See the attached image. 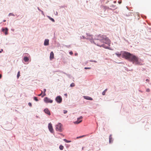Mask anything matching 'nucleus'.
<instances>
[{
    "label": "nucleus",
    "instance_id": "obj_1",
    "mask_svg": "<svg viewBox=\"0 0 151 151\" xmlns=\"http://www.w3.org/2000/svg\"><path fill=\"white\" fill-rule=\"evenodd\" d=\"M123 57L129 60L133 64L136 65H141V60L136 56L129 52H124L122 54Z\"/></svg>",
    "mask_w": 151,
    "mask_h": 151
},
{
    "label": "nucleus",
    "instance_id": "obj_2",
    "mask_svg": "<svg viewBox=\"0 0 151 151\" xmlns=\"http://www.w3.org/2000/svg\"><path fill=\"white\" fill-rule=\"evenodd\" d=\"M93 42L97 45L100 47H103L106 48V47L104 46V45L103 43L109 45L111 43L110 40L106 36L102 35L100 36L99 39H94Z\"/></svg>",
    "mask_w": 151,
    "mask_h": 151
},
{
    "label": "nucleus",
    "instance_id": "obj_3",
    "mask_svg": "<svg viewBox=\"0 0 151 151\" xmlns=\"http://www.w3.org/2000/svg\"><path fill=\"white\" fill-rule=\"evenodd\" d=\"M62 125L60 123H58L55 126L56 130L57 131L61 132L63 131Z\"/></svg>",
    "mask_w": 151,
    "mask_h": 151
},
{
    "label": "nucleus",
    "instance_id": "obj_4",
    "mask_svg": "<svg viewBox=\"0 0 151 151\" xmlns=\"http://www.w3.org/2000/svg\"><path fill=\"white\" fill-rule=\"evenodd\" d=\"M48 128L50 132L52 133H53V129L52 128V124L51 123H49L48 125Z\"/></svg>",
    "mask_w": 151,
    "mask_h": 151
},
{
    "label": "nucleus",
    "instance_id": "obj_5",
    "mask_svg": "<svg viewBox=\"0 0 151 151\" xmlns=\"http://www.w3.org/2000/svg\"><path fill=\"white\" fill-rule=\"evenodd\" d=\"M44 101L46 103H52L53 102L52 100H50L47 97H45L44 98Z\"/></svg>",
    "mask_w": 151,
    "mask_h": 151
},
{
    "label": "nucleus",
    "instance_id": "obj_6",
    "mask_svg": "<svg viewBox=\"0 0 151 151\" xmlns=\"http://www.w3.org/2000/svg\"><path fill=\"white\" fill-rule=\"evenodd\" d=\"M55 100L58 103H60L62 101V98L60 96H57L56 99Z\"/></svg>",
    "mask_w": 151,
    "mask_h": 151
},
{
    "label": "nucleus",
    "instance_id": "obj_7",
    "mask_svg": "<svg viewBox=\"0 0 151 151\" xmlns=\"http://www.w3.org/2000/svg\"><path fill=\"white\" fill-rule=\"evenodd\" d=\"M2 32L4 33L6 35L8 34V29L6 28H2Z\"/></svg>",
    "mask_w": 151,
    "mask_h": 151
},
{
    "label": "nucleus",
    "instance_id": "obj_8",
    "mask_svg": "<svg viewBox=\"0 0 151 151\" xmlns=\"http://www.w3.org/2000/svg\"><path fill=\"white\" fill-rule=\"evenodd\" d=\"M83 117L82 116H80L79 118H78L77 121L75 122V123L76 124H78L81 123L82 121V119Z\"/></svg>",
    "mask_w": 151,
    "mask_h": 151
},
{
    "label": "nucleus",
    "instance_id": "obj_9",
    "mask_svg": "<svg viewBox=\"0 0 151 151\" xmlns=\"http://www.w3.org/2000/svg\"><path fill=\"white\" fill-rule=\"evenodd\" d=\"M50 60H52L54 58V54L53 52H51L50 53Z\"/></svg>",
    "mask_w": 151,
    "mask_h": 151
},
{
    "label": "nucleus",
    "instance_id": "obj_10",
    "mask_svg": "<svg viewBox=\"0 0 151 151\" xmlns=\"http://www.w3.org/2000/svg\"><path fill=\"white\" fill-rule=\"evenodd\" d=\"M44 112L45 113L48 114L49 115H50V111L47 109H45L44 110Z\"/></svg>",
    "mask_w": 151,
    "mask_h": 151
},
{
    "label": "nucleus",
    "instance_id": "obj_11",
    "mask_svg": "<svg viewBox=\"0 0 151 151\" xmlns=\"http://www.w3.org/2000/svg\"><path fill=\"white\" fill-rule=\"evenodd\" d=\"M83 98L85 99H87V100H93V99L92 98L89 97V96H84Z\"/></svg>",
    "mask_w": 151,
    "mask_h": 151
},
{
    "label": "nucleus",
    "instance_id": "obj_12",
    "mask_svg": "<svg viewBox=\"0 0 151 151\" xmlns=\"http://www.w3.org/2000/svg\"><path fill=\"white\" fill-rule=\"evenodd\" d=\"M49 40L48 39H45L44 42L45 45H49Z\"/></svg>",
    "mask_w": 151,
    "mask_h": 151
},
{
    "label": "nucleus",
    "instance_id": "obj_13",
    "mask_svg": "<svg viewBox=\"0 0 151 151\" xmlns=\"http://www.w3.org/2000/svg\"><path fill=\"white\" fill-rule=\"evenodd\" d=\"M112 135L110 134L109 136V143H111L112 142Z\"/></svg>",
    "mask_w": 151,
    "mask_h": 151
},
{
    "label": "nucleus",
    "instance_id": "obj_14",
    "mask_svg": "<svg viewBox=\"0 0 151 151\" xmlns=\"http://www.w3.org/2000/svg\"><path fill=\"white\" fill-rule=\"evenodd\" d=\"M23 59H24V61L26 62H27L29 60V59L28 58H27L26 57H24Z\"/></svg>",
    "mask_w": 151,
    "mask_h": 151
},
{
    "label": "nucleus",
    "instance_id": "obj_15",
    "mask_svg": "<svg viewBox=\"0 0 151 151\" xmlns=\"http://www.w3.org/2000/svg\"><path fill=\"white\" fill-rule=\"evenodd\" d=\"M46 91V89H44V91H43L44 93H43V94L42 96V97H43L46 95V93H45Z\"/></svg>",
    "mask_w": 151,
    "mask_h": 151
},
{
    "label": "nucleus",
    "instance_id": "obj_16",
    "mask_svg": "<svg viewBox=\"0 0 151 151\" xmlns=\"http://www.w3.org/2000/svg\"><path fill=\"white\" fill-rule=\"evenodd\" d=\"M59 149H60V150H62L63 149H64V147L63 146L61 145L60 146H59Z\"/></svg>",
    "mask_w": 151,
    "mask_h": 151
},
{
    "label": "nucleus",
    "instance_id": "obj_17",
    "mask_svg": "<svg viewBox=\"0 0 151 151\" xmlns=\"http://www.w3.org/2000/svg\"><path fill=\"white\" fill-rule=\"evenodd\" d=\"M63 140L65 142H66V143H69V142H71V141H68V140H67V139H63Z\"/></svg>",
    "mask_w": 151,
    "mask_h": 151
},
{
    "label": "nucleus",
    "instance_id": "obj_18",
    "mask_svg": "<svg viewBox=\"0 0 151 151\" xmlns=\"http://www.w3.org/2000/svg\"><path fill=\"white\" fill-rule=\"evenodd\" d=\"M107 90V89H106L102 93V94L103 95H105L106 92Z\"/></svg>",
    "mask_w": 151,
    "mask_h": 151
},
{
    "label": "nucleus",
    "instance_id": "obj_19",
    "mask_svg": "<svg viewBox=\"0 0 151 151\" xmlns=\"http://www.w3.org/2000/svg\"><path fill=\"white\" fill-rule=\"evenodd\" d=\"M115 54L118 57H120L121 55V54L119 53H115Z\"/></svg>",
    "mask_w": 151,
    "mask_h": 151
},
{
    "label": "nucleus",
    "instance_id": "obj_20",
    "mask_svg": "<svg viewBox=\"0 0 151 151\" xmlns=\"http://www.w3.org/2000/svg\"><path fill=\"white\" fill-rule=\"evenodd\" d=\"M34 99L35 101H38V99H37V97H34Z\"/></svg>",
    "mask_w": 151,
    "mask_h": 151
},
{
    "label": "nucleus",
    "instance_id": "obj_21",
    "mask_svg": "<svg viewBox=\"0 0 151 151\" xmlns=\"http://www.w3.org/2000/svg\"><path fill=\"white\" fill-rule=\"evenodd\" d=\"M74 86H75V84L73 83H71L70 85V86L71 87H73Z\"/></svg>",
    "mask_w": 151,
    "mask_h": 151
},
{
    "label": "nucleus",
    "instance_id": "obj_22",
    "mask_svg": "<svg viewBox=\"0 0 151 151\" xmlns=\"http://www.w3.org/2000/svg\"><path fill=\"white\" fill-rule=\"evenodd\" d=\"M20 72L19 71L17 75V77L18 78L20 76Z\"/></svg>",
    "mask_w": 151,
    "mask_h": 151
},
{
    "label": "nucleus",
    "instance_id": "obj_23",
    "mask_svg": "<svg viewBox=\"0 0 151 151\" xmlns=\"http://www.w3.org/2000/svg\"><path fill=\"white\" fill-rule=\"evenodd\" d=\"M50 19L53 22H55V20H54V19L52 18H50Z\"/></svg>",
    "mask_w": 151,
    "mask_h": 151
},
{
    "label": "nucleus",
    "instance_id": "obj_24",
    "mask_svg": "<svg viewBox=\"0 0 151 151\" xmlns=\"http://www.w3.org/2000/svg\"><path fill=\"white\" fill-rule=\"evenodd\" d=\"M63 112H64V114H66L67 112V111L66 110H64L63 111Z\"/></svg>",
    "mask_w": 151,
    "mask_h": 151
},
{
    "label": "nucleus",
    "instance_id": "obj_25",
    "mask_svg": "<svg viewBox=\"0 0 151 151\" xmlns=\"http://www.w3.org/2000/svg\"><path fill=\"white\" fill-rule=\"evenodd\" d=\"M146 91L147 92H149L150 91V89L149 88L146 89Z\"/></svg>",
    "mask_w": 151,
    "mask_h": 151
},
{
    "label": "nucleus",
    "instance_id": "obj_26",
    "mask_svg": "<svg viewBox=\"0 0 151 151\" xmlns=\"http://www.w3.org/2000/svg\"><path fill=\"white\" fill-rule=\"evenodd\" d=\"M28 105H29L30 106V107H31L32 106V104H31V103L29 102L28 103Z\"/></svg>",
    "mask_w": 151,
    "mask_h": 151
},
{
    "label": "nucleus",
    "instance_id": "obj_27",
    "mask_svg": "<svg viewBox=\"0 0 151 151\" xmlns=\"http://www.w3.org/2000/svg\"><path fill=\"white\" fill-rule=\"evenodd\" d=\"M85 69H91V68H87V67H85L84 68Z\"/></svg>",
    "mask_w": 151,
    "mask_h": 151
},
{
    "label": "nucleus",
    "instance_id": "obj_28",
    "mask_svg": "<svg viewBox=\"0 0 151 151\" xmlns=\"http://www.w3.org/2000/svg\"><path fill=\"white\" fill-rule=\"evenodd\" d=\"M42 92H43L42 91L41 93L40 94H39L38 96H41V95H42Z\"/></svg>",
    "mask_w": 151,
    "mask_h": 151
},
{
    "label": "nucleus",
    "instance_id": "obj_29",
    "mask_svg": "<svg viewBox=\"0 0 151 151\" xmlns=\"http://www.w3.org/2000/svg\"><path fill=\"white\" fill-rule=\"evenodd\" d=\"M81 138H82V137H81V136L77 137V138L78 139Z\"/></svg>",
    "mask_w": 151,
    "mask_h": 151
},
{
    "label": "nucleus",
    "instance_id": "obj_30",
    "mask_svg": "<svg viewBox=\"0 0 151 151\" xmlns=\"http://www.w3.org/2000/svg\"><path fill=\"white\" fill-rule=\"evenodd\" d=\"M70 55H72L73 54V53L71 51V52H70Z\"/></svg>",
    "mask_w": 151,
    "mask_h": 151
},
{
    "label": "nucleus",
    "instance_id": "obj_31",
    "mask_svg": "<svg viewBox=\"0 0 151 151\" xmlns=\"http://www.w3.org/2000/svg\"><path fill=\"white\" fill-rule=\"evenodd\" d=\"M3 51V49H1V50H0V53H1Z\"/></svg>",
    "mask_w": 151,
    "mask_h": 151
},
{
    "label": "nucleus",
    "instance_id": "obj_32",
    "mask_svg": "<svg viewBox=\"0 0 151 151\" xmlns=\"http://www.w3.org/2000/svg\"><path fill=\"white\" fill-rule=\"evenodd\" d=\"M2 77V75L1 74H0V79H1Z\"/></svg>",
    "mask_w": 151,
    "mask_h": 151
},
{
    "label": "nucleus",
    "instance_id": "obj_33",
    "mask_svg": "<svg viewBox=\"0 0 151 151\" xmlns=\"http://www.w3.org/2000/svg\"><path fill=\"white\" fill-rule=\"evenodd\" d=\"M146 81H147V82H149V80H148V79H147L146 80Z\"/></svg>",
    "mask_w": 151,
    "mask_h": 151
},
{
    "label": "nucleus",
    "instance_id": "obj_34",
    "mask_svg": "<svg viewBox=\"0 0 151 151\" xmlns=\"http://www.w3.org/2000/svg\"><path fill=\"white\" fill-rule=\"evenodd\" d=\"M85 136H86V135H83V136H81V137H85Z\"/></svg>",
    "mask_w": 151,
    "mask_h": 151
},
{
    "label": "nucleus",
    "instance_id": "obj_35",
    "mask_svg": "<svg viewBox=\"0 0 151 151\" xmlns=\"http://www.w3.org/2000/svg\"><path fill=\"white\" fill-rule=\"evenodd\" d=\"M3 21L4 22H5V21H6V20H4Z\"/></svg>",
    "mask_w": 151,
    "mask_h": 151
},
{
    "label": "nucleus",
    "instance_id": "obj_36",
    "mask_svg": "<svg viewBox=\"0 0 151 151\" xmlns=\"http://www.w3.org/2000/svg\"><path fill=\"white\" fill-rule=\"evenodd\" d=\"M2 22H0V24H1Z\"/></svg>",
    "mask_w": 151,
    "mask_h": 151
},
{
    "label": "nucleus",
    "instance_id": "obj_37",
    "mask_svg": "<svg viewBox=\"0 0 151 151\" xmlns=\"http://www.w3.org/2000/svg\"><path fill=\"white\" fill-rule=\"evenodd\" d=\"M65 96H67V95L66 94H65Z\"/></svg>",
    "mask_w": 151,
    "mask_h": 151
},
{
    "label": "nucleus",
    "instance_id": "obj_38",
    "mask_svg": "<svg viewBox=\"0 0 151 151\" xmlns=\"http://www.w3.org/2000/svg\"><path fill=\"white\" fill-rule=\"evenodd\" d=\"M83 148H84V147H82V149L83 150Z\"/></svg>",
    "mask_w": 151,
    "mask_h": 151
},
{
    "label": "nucleus",
    "instance_id": "obj_39",
    "mask_svg": "<svg viewBox=\"0 0 151 151\" xmlns=\"http://www.w3.org/2000/svg\"><path fill=\"white\" fill-rule=\"evenodd\" d=\"M10 15H11V14L10 13Z\"/></svg>",
    "mask_w": 151,
    "mask_h": 151
},
{
    "label": "nucleus",
    "instance_id": "obj_40",
    "mask_svg": "<svg viewBox=\"0 0 151 151\" xmlns=\"http://www.w3.org/2000/svg\"><path fill=\"white\" fill-rule=\"evenodd\" d=\"M9 16V14H8Z\"/></svg>",
    "mask_w": 151,
    "mask_h": 151
}]
</instances>
